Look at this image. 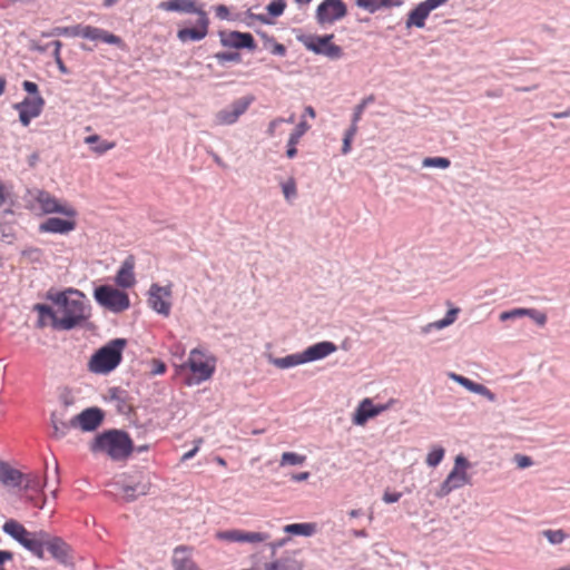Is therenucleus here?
Returning a JSON list of instances; mask_svg holds the SVG:
<instances>
[{"instance_id":"obj_1","label":"nucleus","mask_w":570,"mask_h":570,"mask_svg":"<svg viewBox=\"0 0 570 570\" xmlns=\"http://www.w3.org/2000/svg\"><path fill=\"white\" fill-rule=\"evenodd\" d=\"M47 298L57 306L58 314H61L58 330H72L87 318L85 295L80 291L69 288L65 292H48Z\"/></svg>"},{"instance_id":"obj_2","label":"nucleus","mask_w":570,"mask_h":570,"mask_svg":"<svg viewBox=\"0 0 570 570\" xmlns=\"http://www.w3.org/2000/svg\"><path fill=\"white\" fill-rule=\"evenodd\" d=\"M92 453H106L115 461L127 459L134 451L129 434L121 430H109L98 434L90 444Z\"/></svg>"},{"instance_id":"obj_3","label":"nucleus","mask_w":570,"mask_h":570,"mask_svg":"<svg viewBox=\"0 0 570 570\" xmlns=\"http://www.w3.org/2000/svg\"><path fill=\"white\" fill-rule=\"evenodd\" d=\"M126 345V338L111 340L90 357L88 370L95 374L110 373L120 364Z\"/></svg>"},{"instance_id":"obj_4","label":"nucleus","mask_w":570,"mask_h":570,"mask_svg":"<svg viewBox=\"0 0 570 570\" xmlns=\"http://www.w3.org/2000/svg\"><path fill=\"white\" fill-rule=\"evenodd\" d=\"M39 544L40 556H36L39 559L45 558V549L51 554V557L65 567H71L73 564L71 548L61 538L51 535L49 532L40 530Z\"/></svg>"},{"instance_id":"obj_5","label":"nucleus","mask_w":570,"mask_h":570,"mask_svg":"<svg viewBox=\"0 0 570 570\" xmlns=\"http://www.w3.org/2000/svg\"><path fill=\"white\" fill-rule=\"evenodd\" d=\"M94 297L100 306L112 313H121L130 306L128 294L110 285L96 287Z\"/></svg>"},{"instance_id":"obj_6","label":"nucleus","mask_w":570,"mask_h":570,"mask_svg":"<svg viewBox=\"0 0 570 570\" xmlns=\"http://www.w3.org/2000/svg\"><path fill=\"white\" fill-rule=\"evenodd\" d=\"M2 530L33 556H40V544L38 542L40 531L30 532L16 520L4 522Z\"/></svg>"},{"instance_id":"obj_7","label":"nucleus","mask_w":570,"mask_h":570,"mask_svg":"<svg viewBox=\"0 0 570 570\" xmlns=\"http://www.w3.org/2000/svg\"><path fill=\"white\" fill-rule=\"evenodd\" d=\"M254 101L255 97L253 95L233 100L228 106L215 114L214 124L216 126H232L236 124Z\"/></svg>"},{"instance_id":"obj_8","label":"nucleus","mask_w":570,"mask_h":570,"mask_svg":"<svg viewBox=\"0 0 570 570\" xmlns=\"http://www.w3.org/2000/svg\"><path fill=\"white\" fill-rule=\"evenodd\" d=\"M469 461L463 455H458L454 461V468L448 474L446 479L441 484L436 495L443 498L451 493L453 490L460 489L470 483V478L466 473Z\"/></svg>"},{"instance_id":"obj_9","label":"nucleus","mask_w":570,"mask_h":570,"mask_svg":"<svg viewBox=\"0 0 570 570\" xmlns=\"http://www.w3.org/2000/svg\"><path fill=\"white\" fill-rule=\"evenodd\" d=\"M334 35L313 36L303 40L306 49L316 55H322L330 60H338L343 58L344 50L341 46L332 42Z\"/></svg>"},{"instance_id":"obj_10","label":"nucleus","mask_w":570,"mask_h":570,"mask_svg":"<svg viewBox=\"0 0 570 570\" xmlns=\"http://www.w3.org/2000/svg\"><path fill=\"white\" fill-rule=\"evenodd\" d=\"M334 35L313 36L303 40L306 49L316 55H322L330 60H338L343 58L344 50L341 46L332 42Z\"/></svg>"},{"instance_id":"obj_11","label":"nucleus","mask_w":570,"mask_h":570,"mask_svg":"<svg viewBox=\"0 0 570 570\" xmlns=\"http://www.w3.org/2000/svg\"><path fill=\"white\" fill-rule=\"evenodd\" d=\"M334 35L313 36L303 40L306 49L316 55H322L330 60H338L343 58L344 50L341 46L332 42Z\"/></svg>"},{"instance_id":"obj_12","label":"nucleus","mask_w":570,"mask_h":570,"mask_svg":"<svg viewBox=\"0 0 570 570\" xmlns=\"http://www.w3.org/2000/svg\"><path fill=\"white\" fill-rule=\"evenodd\" d=\"M173 285L160 286L153 283L148 289L147 303L157 314L168 317L171 311Z\"/></svg>"},{"instance_id":"obj_13","label":"nucleus","mask_w":570,"mask_h":570,"mask_svg":"<svg viewBox=\"0 0 570 570\" xmlns=\"http://www.w3.org/2000/svg\"><path fill=\"white\" fill-rule=\"evenodd\" d=\"M347 7L343 0H324L322 1L315 12V18L318 24H332L346 17Z\"/></svg>"},{"instance_id":"obj_14","label":"nucleus","mask_w":570,"mask_h":570,"mask_svg":"<svg viewBox=\"0 0 570 570\" xmlns=\"http://www.w3.org/2000/svg\"><path fill=\"white\" fill-rule=\"evenodd\" d=\"M36 199L42 212L46 214L57 213L68 218H75L77 216V210L71 205H69L67 202L59 200L48 191H38Z\"/></svg>"},{"instance_id":"obj_15","label":"nucleus","mask_w":570,"mask_h":570,"mask_svg":"<svg viewBox=\"0 0 570 570\" xmlns=\"http://www.w3.org/2000/svg\"><path fill=\"white\" fill-rule=\"evenodd\" d=\"M71 36L81 37L83 39H89L92 41H101L108 45H115L119 47L124 46V42L120 37L110 33L105 29L94 26H75Z\"/></svg>"},{"instance_id":"obj_16","label":"nucleus","mask_w":570,"mask_h":570,"mask_svg":"<svg viewBox=\"0 0 570 570\" xmlns=\"http://www.w3.org/2000/svg\"><path fill=\"white\" fill-rule=\"evenodd\" d=\"M220 43L226 48L248 49L254 51L257 48L254 37L249 32L219 31Z\"/></svg>"},{"instance_id":"obj_17","label":"nucleus","mask_w":570,"mask_h":570,"mask_svg":"<svg viewBox=\"0 0 570 570\" xmlns=\"http://www.w3.org/2000/svg\"><path fill=\"white\" fill-rule=\"evenodd\" d=\"M186 366L197 376L198 382L210 379L215 371V366L209 365L204 360V354L197 348L190 352Z\"/></svg>"},{"instance_id":"obj_18","label":"nucleus","mask_w":570,"mask_h":570,"mask_svg":"<svg viewBox=\"0 0 570 570\" xmlns=\"http://www.w3.org/2000/svg\"><path fill=\"white\" fill-rule=\"evenodd\" d=\"M104 420V412L98 407H89L73 416V424L82 431L96 430Z\"/></svg>"},{"instance_id":"obj_19","label":"nucleus","mask_w":570,"mask_h":570,"mask_svg":"<svg viewBox=\"0 0 570 570\" xmlns=\"http://www.w3.org/2000/svg\"><path fill=\"white\" fill-rule=\"evenodd\" d=\"M209 19L206 12H199L196 28H184L178 30L177 38L181 42L199 41L208 33Z\"/></svg>"},{"instance_id":"obj_20","label":"nucleus","mask_w":570,"mask_h":570,"mask_svg":"<svg viewBox=\"0 0 570 570\" xmlns=\"http://www.w3.org/2000/svg\"><path fill=\"white\" fill-rule=\"evenodd\" d=\"M337 346L330 341L318 342L314 345L308 346L302 352L305 363L318 361L325 358L330 354L336 352Z\"/></svg>"},{"instance_id":"obj_21","label":"nucleus","mask_w":570,"mask_h":570,"mask_svg":"<svg viewBox=\"0 0 570 570\" xmlns=\"http://www.w3.org/2000/svg\"><path fill=\"white\" fill-rule=\"evenodd\" d=\"M75 218L62 219L50 217L40 224L39 230L42 233L68 234L76 228Z\"/></svg>"},{"instance_id":"obj_22","label":"nucleus","mask_w":570,"mask_h":570,"mask_svg":"<svg viewBox=\"0 0 570 570\" xmlns=\"http://www.w3.org/2000/svg\"><path fill=\"white\" fill-rule=\"evenodd\" d=\"M174 570H200L191 560L190 548L187 546H178L173 553Z\"/></svg>"},{"instance_id":"obj_23","label":"nucleus","mask_w":570,"mask_h":570,"mask_svg":"<svg viewBox=\"0 0 570 570\" xmlns=\"http://www.w3.org/2000/svg\"><path fill=\"white\" fill-rule=\"evenodd\" d=\"M450 379L465 387L468 391L487 397L490 402H494L497 400L495 394L483 384L476 383L455 373H451Z\"/></svg>"},{"instance_id":"obj_24","label":"nucleus","mask_w":570,"mask_h":570,"mask_svg":"<svg viewBox=\"0 0 570 570\" xmlns=\"http://www.w3.org/2000/svg\"><path fill=\"white\" fill-rule=\"evenodd\" d=\"M158 8L165 11L196 13L197 16H199V12H205L202 8L197 7L195 0H167L160 2Z\"/></svg>"},{"instance_id":"obj_25","label":"nucleus","mask_w":570,"mask_h":570,"mask_svg":"<svg viewBox=\"0 0 570 570\" xmlns=\"http://www.w3.org/2000/svg\"><path fill=\"white\" fill-rule=\"evenodd\" d=\"M135 262L131 256L127 257L117 272L115 282L122 288H130L135 284Z\"/></svg>"},{"instance_id":"obj_26","label":"nucleus","mask_w":570,"mask_h":570,"mask_svg":"<svg viewBox=\"0 0 570 570\" xmlns=\"http://www.w3.org/2000/svg\"><path fill=\"white\" fill-rule=\"evenodd\" d=\"M311 126L302 119L295 129L291 132L287 141V150L286 156L288 158H294L297 154L296 145L299 142L301 138L309 130Z\"/></svg>"},{"instance_id":"obj_27","label":"nucleus","mask_w":570,"mask_h":570,"mask_svg":"<svg viewBox=\"0 0 570 570\" xmlns=\"http://www.w3.org/2000/svg\"><path fill=\"white\" fill-rule=\"evenodd\" d=\"M24 474L17 469L11 468L6 462L0 461V481L6 485L20 487Z\"/></svg>"},{"instance_id":"obj_28","label":"nucleus","mask_w":570,"mask_h":570,"mask_svg":"<svg viewBox=\"0 0 570 570\" xmlns=\"http://www.w3.org/2000/svg\"><path fill=\"white\" fill-rule=\"evenodd\" d=\"M45 99L37 95L35 97H26L21 102L14 106L16 109H21L32 117H38L42 112Z\"/></svg>"},{"instance_id":"obj_29","label":"nucleus","mask_w":570,"mask_h":570,"mask_svg":"<svg viewBox=\"0 0 570 570\" xmlns=\"http://www.w3.org/2000/svg\"><path fill=\"white\" fill-rule=\"evenodd\" d=\"M460 313V308L459 307H451L445 316L442 318V320H439V321H435V322H431L424 326L421 327V333L422 334H429L431 331L433 330H442L444 327H448L450 325H452L458 315Z\"/></svg>"},{"instance_id":"obj_30","label":"nucleus","mask_w":570,"mask_h":570,"mask_svg":"<svg viewBox=\"0 0 570 570\" xmlns=\"http://www.w3.org/2000/svg\"><path fill=\"white\" fill-rule=\"evenodd\" d=\"M355 3L358 8L374 13L381 8L399 7L403 3V0H355Z\"/></svg>"},{"instance_id":"obj_31","label":"nucleus","mask_w":570,"mask_h":570,"mask_svg":"<svg viewBox=\"0 0 570 570\" xmlns=\"http://www.w3.org/2000/svg\"><path fill=\"white\" fill-rule=\"evenodd\" d=\"M51 425L53 429L52 438L57 440L66 436L71 428H77L76 424H73V417L66 421L59 417L57 413L51 414Z\"/></svg>"},{"instance_id":"obj_32","label":"nucleus","mask_w":570,"mask_h":570,"mask_svg":"<svg viewBox=\"0 0 570 570\" xmlns=\"http://www.w3.org/2000/svg\"><path fill=\"white\" fill-rule=\"evenodd\" d=\"M430 11L428 8L420 2L407 16L406 27L411 28L415 26L416 28H423L425 26V19L429 17Z\"/></svg>"},{"instance_id":"obj_33","label":"nucleus","mask_w":570,"mask_h":570,"mask_svg":"<svg viewBox=\"0 0 570 570\" xmlns=\"http://www.w3.org/2000/svg\"><path fill=\"white\" fill-rule=\"evenodd\" d=\"M119 489L124 492L125 501L132 502L149 492V484L138 482L134 485H120Z\"/></svg>"},{"instance_id":"obj_34","label":"nucleus","mask_w":570,"mask_h":570,"mask_svg":"<svg viewBox=\"0 0 570 570\" xmlns=\"http://www.w3.org/2000/svg\"><path fill=\"white\" fill-rule=\"evenodd\" d=\"M264 570H302V564L294 558L284 557L265 563Z\"/></svg>"},{"instance_id":"obj_35","label":"nucleus","mask_w":570,"mask_h":570,"mask_svg":"<svg viewBox=\"0 0 570 570\" xmlns=\"http://www.w3.org/2000/svg\"><path fill=\"white\" fill-rule=\"evenodd\" d=\"M271 363L282 370L305 364L302 353L289 354L284 357H272Z\"/></svg>"},{"instance_id":"obj_36","label":"nucleus","mask_w":570,"mask_h":570,"mask_svg":"<svg viewBox=\"0 0 570 570\" xmlns=\"http://www.w3.org/2000/svg\"><path fill=\"white\" fill-rule=\"evenodd\" d=\"M85 142L90 145L91 150L98 155H102L116 146L112 141L101 140L98 135L87 136Z\"/></svg>"},{"instance_id":"obj_37","label":"nucleus","mask_w":570,"mask_h":570,"mask_svg":"<svg viewBox=\"0 0 570 570\" xmlns=\"http://www.w3.org/2000/svg\"><path fill=\"white\" fill-rule=\"evenodd\" d=\"M33 309L36 312H38L39 314V324L40 326H45V317H48L51 320V324L55 328H58V321H59V316H58V309L57 311H53L52 307H50L49 305H46V304H36Z\"/></svg>"},{"instance_id":"obj_38","label":"nucleus","mask_w":570,"mask_h":570,"mask_svg":"<svg viewBox=\"0 0 570 570\" xmlns=\"http://www.w3.org/2000/svg\"><path fill=\"white\" fill-rule=\"evenodd\" d=\"M371 417H374L373 412L371 410V400L365 399L360 403L358 407L356 409L353 416V423L356 425H363Z\"/></svg>"},{"instance_id":"obj_39","label":"nucleus","mask_w":570,"mask_h":570,"mask_svg":"<svg viewBox=\"0 0 570 570\" xmlns=\"http://www.w3.org/2000/svg\"><path fill=\"white\" fill-rule=\"evenodd\" d=\"M284 531L289 534L308 537L314 533L315 525L313 523H293L286 525Z\"/></svg>"},{"instance_id":"obj_40","label":"nucleus","mask_w":570,"mask_h":570,"mask_svg":"<svg viewBox=\"0 0 570 570\" xmlns=\"http://www.w3.org/2000/svg\"><path fill=\"white\" fill-rule=\"evenodd\" d=\"M306 461V456L295 452H284L281 456L279 465H302Z\"/></svg>"},{"instance_id":"obj_41","label":"nucleus","mask_w":570,"mask_h":570,"mask_svg":"<svg viewBox=\"0 0 570 570\" xmlns=\"http://www.w3.org/2000/svg\"><path fill=\"white\" fill-rule=\"evenodd\" d=\"M214 58L217 60L219 65H224L226 62H240L242 55L238 51H220L214 55Z\"/></svg>"},{"instance_id":"obj_42","label":"nucleus","mask_w":570,"mask_h":570,"mask_svg":"<svg viewBox=\"0 0 570 570\" xmlns=\"http://www.w3.org/2000/svg\"><path fill=\"white\" fill-rule=\"evenodd\" d=\"M26 490L40 491L45 483H42L41 478L36 473L24 474L23 482Z\"/></svg>"},{"instance_id":"obj_43","label":"nucleus","mask_w":570,"mask_h":570,"mask_svg":"<svg viewBox=\"0 0 570 570\" xmlns=\"http://www.w3.org/2000/svg\"><path fill=\"white\" fill-rule=\"evenodd\" d=\"M444 453L445 451L442 446L433 448L426 455V464L432 468L439 465L444 458Z\"/></svg>"},{"instance_id":"obj_44","label":"nucleus","mask_w":570,"mask_h":570,"mask_svg":"<svg viewBox=\"0 0 570 570\" xmlns=\"http://www.w3.org/2000/svg\"><path fill=\"white\" fill-rule=\"evenodd\" d=\"M544 538L551 543V544H560L567 539V533L559 529V530H544L543 532Z\"/></svg>"},{"instance_id":"obj_45","label":"nucleus","mask_w":570,"mask_h":570,"mask_svg":"<svg viewBox=\"0 0 570 570\" xmlns=\"http://www.w3.org/2000/svg\"><path fill=\"white\" fill-rule=\"evenodd\" d=\"M282 191L287 202L296 198L297 196V188H296V181L293 177L288 178L285 183L282 185Z\"/></svg>"},{"instance_id":"obj_46","label":"nucleus","mask_w":570,"mask_h":570,"mask_svg":"<svg viewBox=\"0 0 570 570\" xmlns=\"http://www.w3.org/2000/svg\"><path fill=\"white\" fill-rule=\"evenodd\" d=\"M423 167H436L446 169L450 167L451 161L445 157H426L422 163Z\"/></svg>"},{"instance_id":"obj_47","label":"nucleus","mask_w":570,"mask_h":570,"mask_svg":"<svg viewBox=\"0 0 570 570\" xmlns=\"http://www.w3.org/2000/svg\"><path fill=\"white\" fill-rule=\"evenodd\" d=\"M268 538H269V534H267V533L249 532V531L242 530L240 542L258 543V542L266 541Z\"/></svg>"},{"instance_id":"obj_48","label":"nucleus","mask_w":570,"mask_h":570,"mask_svg":"<svg viewBox=\"0 0 570 570\" xmlns=\"http://www.w3.org/2000/svg\"><path fill=\"white\" fill-rule=\"evenodd\" d=\"M285 8V0H273L267 4L266 10L271 17H279L284 13Z\"/></svg>"},{"instance_id":"obj_49","label":"nucleus","mask_w":570,"mask_h":570,"mask_svg":"<svg viewBox=\"0 0 570 570\" xmlns=\"http://www.w3.org/2000/svg\"><path fill=\"white\" fill-rule=\"evenodd\" d=\"M217 538L229 542H240L242 530H227L217 533Z\"/></svg>"},{"instance_id":"obj_50","label":"nucleus","mask_w":570,"mask_h":570,"mask_svg":"<svg viewBox=\"0 0 570 570\" xmlns=\"http://www.w3.org/2000/svg\"><path fill=\"white\" fill-rule=\"evenodd\" d=\"M523 316H527V308L519 307V308H513L510 311L502 312L500 314V320L504 322L508 320H513V318L523 317Z\"/></svg>"},{"instance_id":"obj_51","label":"nucleus","mask_w":570,"mask_h":570,"mask_svg":"<svg viewBox=\"0 0 570 570\" xmlns=\"http://www.w3.org/2000/svg\"><path fill=\"white\" fill-rule=\"evenodd\" d=\"M527 316L534 321L539 326H544L547 323V315L535 308H527Z\"/></svg>"},{"instance_id":"obj_52","label":"nucleus","mask_w":570,"mask_h":570,"mask_svg":"<svg viewBox=\"0 0 570 570\" xmlns=\"http://www.w3.org/2000/svg\"><path fill=\"white\" fill-rule=\"evenodd\" d=\"M514 462L519 469H525L533 464V461L530 456L523 454H515Z\"/></svg>"},{"instance_id":"obj_53","label":"nucleus","mask_w":570,"mask_h":570,"mask_svg":"<svg viewBox=\"0 0 570 570\" xmlns=\"http://www.w3.org/2000/svg\"><path fill=\"white\" fill-rule=\"evenodd\" d=\"M246 16L252 19V20H257L259 21L261 23H264V24H272L273 23V20L266 16V14H255L252 12V9H248L246 11Z\"/></svg>"},{"instance_id":"obj_54","label":"nucleus","mask_w":570,"mask_h":570,"mask_svg":"<svg viewBox=\"0 0 570 570\" xmlns=\"http://www.w3.org/2000/svg\"><path fill=\"white\" fill-rule=\"evenodd\" d=\"M73 27H58L55 28L50 33H42L43 37L50 36H71Z\"/></svg>"},{"instance_id":"obj_55","label":"nucleus","mask_w":570,"mask_h":570,"mask_svg":"<svg viewBox=\"0 0 570 570\" xmlns=\"http://www.w3.org/2000/svg\"><path fill=\"white\" fill-rule=\"evenodd\" d=\"M283 122H285V119L282 118V117H278V118H275L273 119L269 124H268V128L266 130L267 135L269 137H274L275 134H276V129L279 125H282Z\"/></svg>"},{"instance_id":"obj_56","label":"nucleus","mask_w":570,"mask_h":570,"mask_svg":"<svg viewBox=\"0 0 570 570\" xmlns=\"http://www.w3.org/2000/svg\"><path fill=\"white\" fill-rule=\"evenodd\" d=\"M22 88L30 95H32V97L37 96V95H40L39 94V88H38V85L36 82H32V81H29V80H24L22 82Z\"/></svg>"},{"instance_id":"obj_57","label":"nucleus","mask_w":570,"mask_h":570,"mask_svg":"<svg viewBox=\"0 0 570 570\" xmlns=\"http://www.w3.org/2000/svg\"><path fill=\"white\" fill-rule=\"evenodd\" d=\"M216 17L220 20H227L229 18V9L225 4H218L215 7Z\"/></svg>"},{"instance_id":"obj_58","label":"nucleus","mask_w":570,"mask_h":570,"mask_svg":"<svg viewBox=\"0 0 570 570\" xmlns=\"http://www.w3.org/2000/svg\"><path fill=\"white\" fill-rule=\"evenodd\" d=\"M364 110V104H358L354 107L352 115L353 122H358L361 120Z\"/></svg>"},{"instance_id":"obj_59","label":"nucleus","mask_w":570,"mask_h":570,"mask_svg":"<svg viewBox=\"0 0 570 570\" xmlns=\"http://www.w3.org/2000/svg\"><path fill=\"white\" fill-rule=\"evenodd\" d=\"M354 138L350 137V136H346L344 135L343 137V144H342V154L343 155H347L351 153L352 150V141H353Z\"/></svg>"},{"instance_id":"obj_60","label":"nucleus","mask_w":570,"mask_h":570,"mask_svg":"<svg viewBox=\"0 0 570 570\" xmlns=\"http://www.w3.org/2000/svg\"><path fill=\"white\" fill-rule=\"evenodd\" d=\"M449 0H425L422 3L428 8L431 12L432 10L439 8L440 6L446 3Z\"/></svg>"},{"instance_id":"obj_61","label":"nucleus","mask_w":570,"mask_h":570,"mask_svg":"<svg viewBox=\"0 0 570 570\" xmlns=\"http://www.w3.org/2000/svg\"><path fill=\"white\" fill-rule=\"evenodd\" d=\"M203 442L202 439H198L196 441V445L188 452H186L183 456H181V461H187V460H190L191 458H194L196 455V453L198 452L199 450V445L200 443Z\"/></svg>"},{"instance_id":"obj_62","label":"nucleus","mask_w":570,"mask_h":570,"mask_svg":"<svg viewBox=\"0 0 570 570\" xmlns=\"http://www.w3.org/2000/svg\"><path fill=\"white\" fill-rule=\"evenodd\" d=\"M401 493L400 492H385L384 495H383V501L385 503H394V502H397L401 498Z\"/></svg>"},{"instance_id":"obj_63","label":"nucleus","mask_w":570,"mask_h":570,"mask_svg":"<svg viewBox=\"0 0 570 570\" xmlns=\"http://www.w3.org/2000/svg\"><path fill=\"white\" fill-rule=\"evenodd\" d=\"M271 52L275 56L284 57L286 55V47L282 43L274 42Z\"/></svg>"},{"instance_id":"obj_64","label":"nucleus","mask_w":570,"mask_h":570,"mask_svg":"<svg viewBox=\"0 0 570 570\" xmlns=\"http://www.w3.org/2000/svg\"><path fill=\"white\" fill-rule=\"evenodd\" d=\"M19 111V120L20 122L23 125V126H29L30 121L35 118L32 117L31 115H29L28 112L21 110V109H17Z\"/></svg>"}]
</instances>
